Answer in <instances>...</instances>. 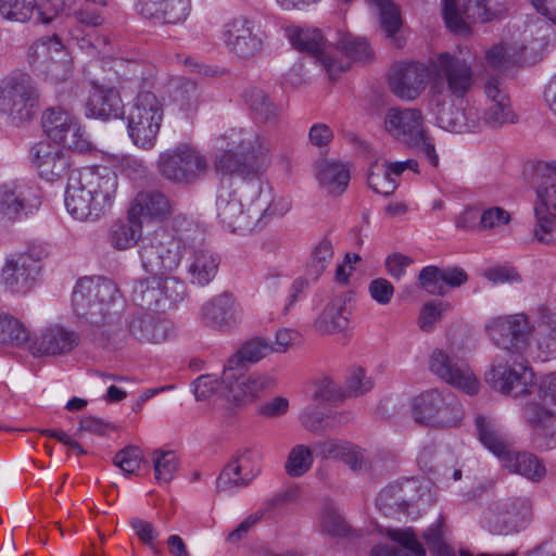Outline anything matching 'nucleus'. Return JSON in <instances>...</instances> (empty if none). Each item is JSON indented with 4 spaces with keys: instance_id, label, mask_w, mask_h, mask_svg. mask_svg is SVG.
Here are the masks:
<instances>
[{
    "instance_id": "nucleus-1",
    "label": "nucleus",
    "mask_w": 556,
    "mask_h": 556,
    "mask_svg": "<svg viewBox=\"0 0 556 556\" xmlns=\"http://www.w3.org/2000/svg\"><path fill=\"white\" fill-rule=\"evenodd\" d=\"M72 306L83 324L100 337L124 338L122 312L125 302L114 281L104 277H83L73 290Z\"/></svg>"
},
{
    "instance_id": "nucleus-2",
    "label": "nucleus",
    "mask_w": 556,
    "mask_h": 556,
    "mask_svg": "<svg viewBox=\"0 0 556 556\" xmlns=\"http://www.w3.org/2000/svg\"><path fill=\"white\" fill-rule=\"evenodd\" d=\"M118 189L117 174L106 166L85 167L71 175L64 193L67 213L79 222H96L108 214Z\"/></svg>"
},
{
    "instance_id": "nucleus-3",
    "label": "nucleus",
    "mask_w": 556,
    "mask_h": 556,
    "mask_svg": "<svg viewBox=\"0 0 556 556\" xmlns=\"http://www.w3.org/2000/svg\"><path fill=\"white\" fill-rule=\"evenodd\" d=\"M265 139L252 127L231 128L217 139L214 167L222 175L261 179L269 164Z\"/></svg>"
},
{
    "instance_id": "nucleus-4",
    "label": "nucleus",
    "mask_w": 556,
    "mask_h": 556,
    "mask_svg": "<svg viewBox=\"0 0 556 556\" xmlns=\"http://www.w3.org/2000/svg\"><path fill=\"white\" fill-rule=\"evenodd\" d=\"M266 185L262 179L231 178L222 180L217 190L215 211L220 226L231 232L244 233L253 229L262 217L263 195Z\"/></svg>"
},
{
    "instance_id": "nucleus-5",
    "label": "nucleus",
    "mask_w": 556,
    "mask_h": 556,
    "mask_svg": "<svg viewBox=\"0 0 556 556\" xmlns=\"http://www.w3.org/2000/svg\"><path fill=\"white\" fill-rule=\"evenodd\" d=\"M289 39L300 51L314 55L331 80L345 72L352 60L364 61L370 56L367 40L351 34H342L334 46H326L319 29L292 27Z\"/></svg>"
},
{
    "instance_id": "nucleus-6",
    "label": "nucleus",
    "mask_w": 556,
    "mask_h": 556,
    "mask_svg": "<svg viewBox=\"0 0 556 556\" xmlns=\"http://www.w3.org/2000/svg\"><path fill=\"white\" fill-rule=\"evenodd\" d=\"M432 104L437 106L435 124L446 131L479 132L486 128H500L517 121L510 104L484 102L483 105L472 104L463 110L458 108L445 110L443 94L438 86L432 88Z\"/></svg>"
},
{
    "instance_id": "nucleus-7",
    "label": "nucleus",
    "mask_w": 556,
    "mask_h": 556,
    "mask_svg": "<svg viewBox=\"0 0 556 556\" xmlns=\"http://www.w3.org/2000/svg\"><path fill=\"white\" fill-rule=\"evenodd\" d=\"M163 119V101L149 90L139 91L126 116L127 132L131 142L143 150L153 149Z\"/></svg>"
},
{
    "instance_id": "nucleus-8",
    "label": "nucleus",
    "mask_w": 556,
    "mask_h": 556,
    "mask_svg": "<svg viewBox=\"0 0 556 556\" xmlns=\"http://www.w3.org/2000/svg\"><path fill=\"white\" fill-rule=\"evenodd\" d=\"M430 71L434 81L430 88V111L434 115L437 106L432 104V88L439 87L444 99V109L450 110L452 105L446 108V98L452 96L455 98L465 97L476 83V75L471 64L465 59L453 55L448 52L440 53L430 60Z\"/></svg>"
},
{
    "instance_id": "nucleus-9",
    "label": "nucleus",
    "mask_w": 556,
    "mask_h": 556,
    "mask_svg": "<svg viewBox=\"0 0 556 556\" xmlns=\"http://www.w3.org/2000/svg\"><path fill=\"white\" fill-rule=\"evenodd\" d=\"M38 91L29 75L17 73L0 81V114L15 126L33 119Z\"/></svg>"
},
{
    "instance_id": "nucleus-10",
    "label": "nucleus",
    "mask_w": 556,
    "mask_h": 556,
    "mask_svg": "<svg viewBox=\"0 0 556 556\" xmlns=\"http://www.w3.org/2000/svg\"><path fill=\"white\" fill-rule=\"evenodd\" d=\"M185 250L186 247L180 237L159 227L142 237L139 255L147 271L162 273L177 268Z\"/></svg>"
},
{
    "instance_id": "nucleus-11",
    "label": "nucleus",
    "mask_w": 556,
    "mask_h": 556,
    "mask_svg": "<svg viewBox=\"0 0 556 556\" xmlns=\"http://www.w3.org/2000/svg\"><path fill=\"white\" fill-rule=\"evenodd\" d=\"M48 251L43 244L30 243L21 253L7 257L1 269V280L5 288L16 294H26L36 285L41 263Z\"/></svg>"
},
{
    "instance_id": "nucleus-12",
    "label": "nucleus",
    "mask_w": 556,
    "mask_h": 556,
    "mask_svg": "<svg viewBox=\"0 0 556 556\" xmlns=\"http://www.w3.org/2000/svg\"><path fill=\"white\" fill-rule=\"evenodd\" d=\"M410 414L417 424L433 428L457 427L464 416L457 401L435 389L416 395L412 400Z\"/></svg>"
},
{
    "instance_id": "nucleus-13",
    "label": "nucleus",
    "mask_w": 556,
    "mask_h": 556,
    "mask_svg": "<svg viewBox=\"0 0 556 556\" xmlns=\"http://www.w3.org/2000/svg\"><path fill=\"white\" fill-rule=\"evenodd\" d=\"M486 381L501 393L520 396L530 391L533 372L525 365L520 353H498L486 374Z\"/></svg>"
},
{
    "instance_id": "nucleus-14",
    "label": "nucleus",
    "mask_w": 556,
    "mask_h": 556,
    "mask_svg": "<svg viewBox=\"0 0 556 556\" xmlns=\"http://www.w3.org/2000/svg\"><path fill=\"white\" fill-rule=\"evenodd\" d=\"M208 163L204 154L189 144H179L160 154L161 175L170 181L189 185L202 177Z\"/></svg>"
},
{
    "instance_id": "nucleus-15",
    "label": "nucleus",
    "mask_w": 556,
    "mask_h": 556,
    "mask_svg": "<svg viewBox=\"0 0 556 556\" xmlns=\"http://www.w3.org/2000/svg\"><path fill=\"white\" fill-rule=\"evenodd\" d=\"M31 65L38 75L52 84L66 81L72 75V61L55 35L39 38L30 47Z\"/></svg>"
},
{
    "instance_id": "nucleus-16",
    "label": "nucleus",
    "mask_w": 556,
    "mask_h": 556,
    "mask_svg": "<svg viewBox=\"0 0 556 556\" xmlns=\"http://www.w3.org/2000/svg\"><path fill=\"white\" fill-rule=\"evenodd\" d=\"M532 517L527 497H510L493 503L484 511L482 523L494 534L507 535L525 529Z\"/></svg>"
},
{
    "instance_id": "nucleus-17",
    "label": "nucleus",
    "mask_w": 556,
    "mask_h": 556,
    "mask_svg": "<svg viewBox=\"0 0 556 556\" xmlns=\"http://www.w3.org/2000/svg\"><path fill=\"white\" fill-rule=\"evenodd\" d=\"M266 38L265 33L256 26V22L244 15L229 20L222 29V39L227 49L242 60L261 54Z\"/></svg>"
},
{
    "instance_id": "nucleus-18",
    "label": "nucleus",
    "mask_w": 556,
    "mask_h": 556,
    "mask_svg": "<svg viewBox=\"0 0 556 556\" xmlns=\"http://www.w3.org/2000/svg\"><path fill=\"white\" fill-rule=\"evenodd\" d=\"M429 369L441 380L468 395H475L479 391L478 378L452 348L435 349L429 358Z\"/></svg>"
},
{
    "instance_id": "nucleus-19",
    "label": "nucleus",
    "mask_w": 556,
    "mask_h": 556,
    "mask_svg": "<svg viewBox=\"0 0 556 556\" xmlns=\"http://www.w3.org/2000/svg\"><path fill=\"white\" fill-rule=\"evenodd\" d=\"M35 187L23 180H10L0 185V216L10 222L21 220L40 206Z\"/></svg>"
},
{
    "instance_id": "nucleus-20",
    "label": "nucleus",
    "mask_w": 556,
    "mask_h": 556,
    "mask_svg": "<svg viewBox=\"0 0 556 556\" xmlns=\"http://www.w3.org/2000/svg\"><path fill=\"white\" fill-rule=\"evenodd\" d=\"M486 330L491 340L501 349L500 353H520L527 346L532 328L528 317L523 314H514L493 318Z\"/></svg>"
},
{
    "instance_id": "nucleus-21",
    "label": "nucleus",
    "mask_w": 556,
    "mask_h": 556,
    "mask_svg": "<svg viewBox=\"0 0 556 556\" xmlns=\"http://www.w3.org/2000/svg\"><path fill=\"white\" fill-rule=\"evenodd\" d=\"M263 453L245 448L230 462L217 478V489L232 492L249 485L261 472Z\"/></svg>"
},
{
    "instance_id": "nucleus-22",
    "label": "nucleus",
    "mask_w": 556,
    "mask_h": 556,
    "mask_svg": "<svg viewBox=\"0 0 556 556\" xmlns=\"http://www.w3.org/2000/svg\"><path fill=\"white\" fill-rule=\"evenodd\" d=\"M78 343L76 331L60 324H51L34 334L29 349L35 356H61L71 353Z\"/></svg>"
},
{
    "instance_id": "nucleus-23",
    "label": "nucleus",
    "mask_w": 556,
    "mask_h": 556,
    "mask_svg": "<svg viewBox=\"0 0 556 556\" xmlns=\"http://www.w3.org/2000/svg\"><path fill=\"white\" fill-rule=\"evenodd\" d=\"M245 368L236 369V378L226 381L225 369L223 382L227 395V402L236 405H244L260 397V395L275 386V379L268 374H244Z\"/></svg>"
},
{
    "instance_id": "nucleus-24",
    "label": "nucleus",
    "mask_w": 556,
    "mask_h": 556,
    "mask_svg": "<svg viewBox=\"0 0 556 556\" xmlns=\"http://www.w3.org/2000/svg\"><path fill=\"white\" fill-rule=\"evenodd\" d=\"M29 160L41 178L54 181L63 178L70 162L62 148L49 140L35 143L29 151Z\"/></svg>"
},
{
    "instance_id": "nucleus-25",
    "label": "nucleus",
    "mask_w": 556,
    "mask_h": 556,
    "mask_svg": "<svg viewBox=\"0 0 556 556\" xmlns=\"http://www.w3.org/2000/svg\"><path fill=\"white\" fill-rule=\"evenodd\" d=\"M430 76V65L418 62L401 64L390 76V87L400 99L412 101L420 96Z\"/></svg>"
},
{
    "instance_id": "nucleus-26",
    "label": "nucleus",
    "mask_w": 556,
    "mask_h": 556,
    "mask_svg": "<svg viewBox=\"0 0 556 556\" xmlns=\"http://www.w3.org/2000/svg\"><path fill=\"white\" fill-rule=\"evenodd\" d=\"M137 9L141 16L155 24L178 25L191 12V0H138Z\"/></svg>"
},
{
    "instance_id": "nucleus-27",
    "label": "nucleus",
    "mask_w": 556,
    "mask_h": 556,
    "mask_svg": "<svg viewBox=\"0 0 556 556\" xmlns=\"http://www.w3.org/2000/svg\"><path fill=\"white\" fill-rule=\"evenodd\" d=\"M200 315L206 326L225 330L240 321L241 308L231 294L220 293L202 305Z\"/></svg>"
},
{
    "instance_id": "nucleus-28",
    "label": "nucleus",
    "mask_w": 556,
    "mask_h": 556,
    "mask_svg": "<svg viewBox=\"0 0 556 556\" xmlns=\"http://www.w3.org/2000/svg\"><path fill=\"white\" fill-rule=\"evenodd\" d=\"M65 7L64 1L37 7V0H0V14L8 21L25 23L30 20L34 10L37 9L39 22L50 24L65 10Z\"/></svg>"
},
{
    "instance_id": "nucleus-29",
    "label": "nucleus",
    "mask_w": 556,
    "mask_h": 556,
    "mask_svg": "<svg viewBox=\"0 0 556 556\" xmlns=\"http://www.w3.org/2000/svg\"><path fill=\"white\" fill-rule=\"evenodd\" d=\"M424 125H426L424 113L416 108H390L384 114V130L404 143Z\"/></svg>"
},
{
    "instance_id": "nucleus-30",
    "label": "nucleus",
    "mask_w": 556,
    "mask_h": 556,
    "mask_svg": "<svg viewBox=\"0 0 556 556\" xmlns=\"http://www.w3.org/2000/svg\"><path fill=\"white\" fill-rule=\"evenodd\" d=\"M220 265L218 254L205 247L191 248L186 262V271L191 285L205 287L217 276Z\"/></svg>"
},
{
    "instance_id": "nucleus-31",
    "label": "nucleus",
    "mask_w": 556,
    "mask_h": 556,
    "mask_svg": "<svg viewBox=\"0 0 556 556\" xmlns=\"http://www.w3.org/2000/svg\"><path fill=\"white\" fill-rule=\"evenodd\" d=\"M124 103L117 89L94 85L86 103V116L100 119L118 118L123 115Z\"/></svg>"
},
{
    "instance_id": "nucleus-32",
    "label": "nucleus",
    "mask_w": 556,
    "mask_h": 556,
    "mask_svg": "<svg viewBox=\"0 0 556 556\" xmlns=\"http://www.w3.org/2000/svg\"><path fill=\"white\" fill-rule=\"evenodd\" d=\"M170 200L159 191L139 192L128 210L131 219L164 218L172 213Z\"/></svg>"
},
{
    "instance_id": "nucleus-33",
    "label": "nucleus",
    "mask_w": 556,
    "mask_h": 556,
    "mask_svg": "<svg viewBox=\"0 0 556 556\" xmlns=\"http://www.w3.org/2000/svg\"><path fill=\"white\" fill-rule=\"evenodd\" d=\"M271 353V343L263 338H254L245 342L225 364L226 381L236 378V369L245 368L247 364L258 363Z\"/></svg>"
},
{
    "instance_id": "nucleus-34",
    "label": "nucleus",
    "mask_w": 556,
    "mask_h": 556,
    "mask_svg": "<svg viewBox=\"0 0 556 556\" xmlns=\"http://www.w3.org/2000/svg\"><path fill=\"white\" fill-rule=\"evenodd\" d=\"M130 336L140 342L161 343L169 336V324L150 314L134 315L127 321Z\"/></svg>"
},
{
    "instance_id": "nucleus-35",
    "label": "nucleus",
    "mask_w": 556,
    "mask_h": 556,
    "mask_svg": "<svg viewBox=\"0 0 556 556\" xmlns=\"http://www.w3.org/2000/svg\"><path fill=\"white\" fill-rule=\"evenodd\" d=\"M387 535L390 540L397 543L401 549L380 544L371 549L370 556H404V553L413 556H426V549L412 528L388 529Z\"/></svg>"
},
{
    "instance_id": "nucleus-36",
    "label": "nucleus",
    "mask_w": 556,
    "mask_h": 556,
    "mask_svg": "<svg viewBox=\"0 0 556 556\" xmlns=\"http://www.w3.org/2000/svg\"><path fill=\"white\" fill-rule=\"evenodd\" d=\"M166 92L170 103L187 115L194 114L201 104L200 89L190 79L184 77L170 79Z\"/></svg>"
},
{
    "instance_id": "nucleus-37",
    "label": "nucleus",
    "mask_w": 556,
    "mask_h": 556,
    "mask_svg": "<svg viewBox=\"0 0 556 556\" xmlns=\"http://www.w3.org/2000/svg\"><path fill=\"white\" fill-rule=\"evenodd\" d=\"M350 311L344 294L334 295L325 306L316 319V329L321 333H336L344 330L349 325Z\"/></svg>"
},
{
    "instance_id": "nucleus-38",
    "label": "nucleus",
    "mask_w": 556,
    "mask_h": 556,
    "mask_svg": "<svg viewBox=\"0 0 556 556\" xmlns=\"http://www.w3.org/2000/svg\"><path fill=\"white\" fill-rule=\"evenodd\" d=\"M500 460L503 467L510 472L518 473L533 482L541 481L546 475L544 464L531 453H515L509 448Z\"/></svg>"
},
{
    "instance_id": "nucleus-39",
    "label": "nucleus",
    "mask_w": 556,
    "mask_h": 556,
    "mask_svg": "<svg viewBox=\"0 0 556 556\" xmlns=\"http://www.w3.org/2000/svg\"><path fill=\"white\" fill-rule=\"evenodd\" d=\"M476 432L479 441L498 459L507 454L510 446L505 441L498 422L489 416L478 415L475 418Z\"/></svg>"
},
{
    "instance_id": "nucleus-40",
    "label": "nucleus",
    "mask_w": 556,
    "mask_h": 556,
    "mask_svg": "<svg viewBox=\"0 0 556 556\" xmlns=\"http://www.w3.org/2000/svg\"><path fill=\"white\" fill-rule=\"evenodd\" d=\"M141 236V223L131 219L116 220L111 224L106 233V243L116 251H126L138 243Z\"/></svg>"
},
{
    "instance_id": "nucleus-41",
    "label": "nucleus",
    "mask_w": 556,
    "mask_h": 556,
    "mask_svg": "<svg viewBox=\"0 0 556 556\" xmlns=\"http://www.w3.org/2000/svg\"><path fill=\"white\" fill-rule=\"evenodd\" d=\"M317 179L328 192L342 193L350 181V170L340 162L324 160L317 166Z\"/></svg>"
},
{
    "instance_id": "nucleus-42",
    "label": "nucleus",
    "mask_w": 556,
    "mask_h": 556,
    "mask_svg": "<svg viewBox=\"0 0 556 556\" xmlns=\"http://www.w3.org/2000/svg\"><path fill=\"white\" fill-rule=\"evenodd\" d=\"M368 2L376 8L380 27L387 37L392 39L396 47H402L400 38L396 37L402 26V18L397 7L391 0H368Z\"/></svg>"
},
{
    "instance_id": "nucleus-43",
    "label": "nucleus",
    "mask_w": 556,
    "mask_h": 556,
    "mask_svg": "<svg viewBox=\"0 0 556 556\" xmlns=\"http://www.w3.org/2000/svg\"><path fill=\"white\" fill-rule=\"evenodd\" d=\"M29 340L24 323L13 314L0 311V344L21 346Z\"/></svg>"
},
{
    "instance_id": "nucleus-44",
    "label": "nucleus",
    "mask_w": 556,
    "mask_h": 556,
    "mask_svg": "<svg viewBox=\"0 0 556 556\" xmlns=\"http://www.w3.org/2000/svg\"><path fill=\"white\" fill-rule=\"evenodd\" d=\"M393 163L375 161L369 169L368 185L379 194L389 195L396 189V179Z\"/></svg>"
},
{
    "instance_id": "nucleus-45",
    "label": "nucleus",
    "mask_w": 556,
    "mask_h": 556,
    "mask_svg": "<svg viewBox=\"0 0 556 556\" xmlns=\"http://www.w3.org/2000/svg\"><path fill=\"white\" fill-rule=\"evenodd\" d=\"M77 119L62 108L54 106L48 109L42 116V127L48 138L55 143L59 139H64L66 128L71 127Z\"/></svg>"
},
{
    "instance_id": "nucleus-46",
    "label": "nucleus",
    "mask_w": 556,
    "mask_h": 556,
    "mask_svg": "<svg viewBox=\"0 0 556 556\" xmlns=\"http://www.w3.org/2000/svg\"><path fill=\"white\" fill-rule=\"evenodd\" d=\"M536 199L534 214L548 213L556 215V177L533 178Z\"/></svg>"
},
{
    "instance_id": "nucleus-47",
    "label": "nucleus",
    "mask_w": 556,
    "mask_h": 556,
    "mask_svg": "<svg viewBox=\"0 0 556 556\" xmlns=\"http://www.w3.org/2000/svg\"><path fill=\"white\" fill-rule=\"evenodd\" d=\"M134 301L148 309H164L162 289L157 277L139 281L132 290Z\"/></svg>"
},
{
    "instance_id": "nucleus-48",
    "label": "nucleus",
    "mask_w": 556,
    "mask_h": 556,
    "mask_svg": "<svg viewBox=\"0 0 556 556\" xmlns=\"http://www.w3.org/2000/svg\"><path fill=\"white\" fill-rule=\"evenodd\" d=\"M533 338L546 357L556 356V315H547L532 328Z\"/></svg>"
},
{
    "instance_id": "nucleus-49",
    "label": "nucleus",
    "mask_w": 556,
    "mask_h": 556,
    "mask_svg": "<svg viewBox=\"0 0 556 556\" xmlns=\"http://www.w3.org/2000/svg\"><path fill=\"white\" fill-rule=\"evenodd\" d=\"M405 144L425 157L431 167L437 168L439 166L440 159L435 148V139L426 125L413 135Z\"/></svg>"
},
{
    "instance_id": "nucleus-50",
    "label": "nucleus",
    "mask_w": 556,
    "mask_h": 556,
    "mask_svg": "<svg viewBox=\"0 0 556 556\" xmlns=\"http://www.w3.org/2000/svg\"><path fill=\"white\" fill-rule=\"evenodd\" d=\"M533 35V26H529L521 30L520 28L508 29L507 34L504 36L501 41L505 45V48L508 50L510 56H514L518 62L522 55V53L530 47L534 45L532 39Z\"/></svg>"
},
{
    "instance_id": "nucleus-51",
    "label": "nucleus",
    "mask_w": 556,
    "mask_h": 556,
    "mask_svg": "<svg viewBox=\"0 0 556 556\" xmlns=\"http://www.w3.org/2000/svg\"><path fill=\"white\" fill-rule=\"evenodd\" d=\"M451 309V305L443 301H429L420 308L417 325L422 332L430 333L441 321L443 315Z\"/></svg>"
},
{
    "instance_id": "nucleus-52",
    "label": "nucleus",
    "mask_w": 556,
    "mask_h": 556,
    "mask_svg": "<svg viewBox=\"0 0 556 556\" xmlns=\"http://www.w3.org/2000/svg\"><path fill=\"white\" fill-rule=\"evenodd\" d=\"M312 465L313 454L311 448L299 444L290 451L285 469L290 477H301L311 469Z\"/></svg>"
},
{
    "instance_id": "nucleus-53",
    "label": "nucleus",
    "mask_w": 556,
    "mask_h": 556,
    "mask_svg": "<svg viewBox=\"0 0 556 556\" xmlns=\"http://www.w3.org/2000/svg\"><path fill=\"white\" fill-rule=\"evenodd\" d=\"M223 376L217 379L213 375H202L193 382V393L198 401H204L215 396L227 402Z\"/></svg>"
},
{
    "instance_id": "nucleus-54",
    "label": "nucleus",
    "mask_w": 556,
    "mask_h": 556,
    "mask_svg": "<svg viewBox=\"0 0 556 556\" xmlns=\"http://www.w3.org/2000/svg\"><path fill=\"white\" fill-rule=\"evenodd\" d=\"M153 467L156 481L167 483L174 478L178 469V458L173 451H155Z\"/></svg>"
},
{
    "instance_id": "nucleus-55",
    "label": "nucleus",
    "mask_w": 556,
    "mask_h": 556,
    "mask_svg": "<svg viewBox=\"0 0 556 556\" xmlns=\"http://www.w3.org/2000/svg\"><path fill=\"white\" fill-rule=\"evenodd\" d=\"M245 101L250 109L264 121L276 116L278 108L269 100L267 93L260 88H251L245 92Z\"/></svg>"
},
{
    "instance_id": "nucleus-56",
    "label": "nucleus",
    "mask_w": 556,
    "mask_h": 556,
    "mask_svg": "<svg viewBox=\"0 0 556 556\" xmlns=\"http://www.w3.org/2000/svg\"><path fill=\"white\" fill-rule=\"evenodd\" d=\"M64 136L65 138L59 139L55 144H61L64 148L80 153L91 151L92 143L78 121L74 122L71 127L66 128Z\"/></svg>"
},
{
    "instance_id": "nucleus-57",
    "label": "nucleus",
    "mask_w": 556,
    "mask_h": 556,
    "mask_svg": "<svg viewBox=\"0 0 556 556\" xmlns=\"http://www.w3.org/2000/svg\"><path fill=\"white\" fill-rule=\"evenodd\" d=\"M343 463L350 468V470L357 475H363L372 469L374 460L371 454L351 442L350 447L345 453Z\"/></svg>"
},
{
    "instance_id": "nucleus-58",
    "label": "nucleus",
    "mask_w": 556,
    "mask_h": 556,
    "mask_svg": "<svg viewBox=\"0 0 556 556\" xmlns=\"http://www.w3.org/2000/svg\"><path fill=\"white\" fill-rule=\"evenodd\" d=\"M491 0H467L464 14L467 20L472 22H489L496 18L503 12L502 9H492L489 3Z\"/></svg>"
},
{
    "instance_id": "nucleus-59",
    "label": "nucleus",
    "mask_w": 556,
    "mask_h": 556,
    "mask_svg": "<svg viewBox=\"0 0 556 556\" xmlns=\"http://www.w3.org/2000/svg\"><path fill=\"white\" fill-rule=\"evenodd\" d=\"M141 450L135 445L126 446L114 456V465L127 475L136 473L142 460Z\"/></svg>"
},
{
    "instance_id": "nucleus-60",
    "label": "nucleus",
    "mask_w": 556,
    "mask_h": 556,
    "mask_svg": "<svg viewBox=\"0 0 556 556\" xmlns=\"http://www.w3.org/2000/svg\"><path fill=\"white\" fill-rule=\"evenodd\" d=\"M350 444L351 442L345 440L326 439L316 442L314 450L318 457L343 462Z\"/></svg>"
},
{
    "instance_id": "nucleus-61",
    "label": "nucleus",
    "mask_w": 556,
    "mask_h": 556,
    "mask_svg": "<svg viewBox=\"0 0 556 556\" xmlns=\"http://www.w3.org/2000/svg\"><path fill=\"white\" fill-rule=\"evenodd\" d=\"M321 530L332 536H346L349 526L345 523L341 514L333 507H326L320 518Z\"/></svg>"
},
{
    "instance_id": "nucleus-62",
    "label": "nucleus",
    "mask_w": 556,
    "mask_h": 556,
    "mask_svg": "<svg viewBox=\"0 0 556 556\" xmlns=\"http://www.w3.org/2000/svg\"><path fill=\"white\" fill-rule=\"evenodd\" d=\"M115 72L119 75L121 83L134 81L138 87L147 85L144 65L138 62L119 60L115 63Z\"/></svg>"
},
{
    "instance_id": "nucleus-63",
    "label": "nucleus",
    "mask_w": 556,
    "mask_h": 556,
    "mask_svg": "<svg viewBox=\"0 0 556 556\" xmlns=\"http://www.w3.org/2000/svg\"><path fill=\"white\" fill-rule=\"evenodd\" d=\"M418 281L420 287L429 294L445 295L440 267L432 265L424 267L418 275Z\"/></svg>"
},
{
    "instance_id": "nucleus-64",
    "label": "nucleus",
    "mask_w": 556,
    "mask_h": 556,
    "mask_svg": "<svg viewBox=\"0 0 556 556\" xmlns=\"http://www.w3.org/2000/svg\"><path fill=\"white\" fill-rule=\"evenodd\" d=\"M536 227L535 237L536 239L546 244H556V215L542 213L535 214Z\"/></svg>"
}]
</instances>
